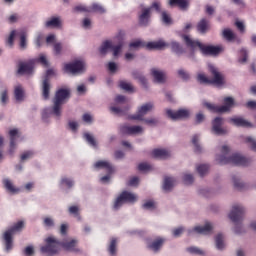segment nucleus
Returning a JSON list of instances; mask_svg holds the SVG:
<instances>
[{"label": "nucleus", "instance_id": "f257e3e1", "mask_svg": "<svg viewBox=\"0 0 256 256\" xmlns=\"http://www.w3.org/2000/svg\"><path fill=\"white\" fill-rule=\"evenodd\" d=\"M46 245L40 248L41 253H47L48 255H57L61 251V247L64 251H71L72 253H79L77 248V240L73 239L70 241L61 242L55 237L49 236L45 239Z\"/></svg>", "mask_w": 256, "mask_h": 256}, {"label": "nucleus", "instance_id": "f03ea898", "mask_svg": "<svg viewBox=\"0 0 256 256\" xmlns=\"http://www.w3.org/2000/svg\"><path fill=\"white\" fill-rule=\"evenodd\" d=\"M230 151L231 150L227 145L222 146V155L216 157V161L219 165H237L238 167H247L248 165H251V159L246 158L241 154L235 153L229 157L228 155Z\"/></svg>", "mask_w": 256, "mask_h": 256}, {"label": "nucleus", "instance_id": "7ed1b4c3", "mask_svg": "<svg viewBox=\"0 0 256 256\" xmlns=\"http://www.w3.org/2000/svg\"><path fill=\"white\" fill-rule=\"evenodd\" d=\"M182 39H184L186 47H189L192 51H195V49L198 47L203 55L217 56L219 53H221V51H223V47L221 46L204 45L197 40L191 39L187 35H182Z\"/></svg>", "mask_w": 256, "mask_h": 256}, {"label": "nucleus", "instance_id": "20e7f679", "mask_svg": "<svg viewBox=\"0 0 256 256\" xmlns=\"http://www.w3.org/2000/svg\"><path fill=\"white\" fill-rule=\"evenodd\" d=\"M71 97L69 89L60 88L56 91L53 99L52 113L55 117H61V106Z\"/></svg>", "mask_w": 256, "mask_h": 256}, {"label": "nucleus", "instance_id": "39448f33", "mask_svg": "<svg viewBox=\"0 0 256 256\" xmlns=\"http://www.w3.org/2000/svg\"><path fill=\"white\" fill-rule=\"evenodd\" d=\"M24 228H25V222L18 221L10 229L4 232L3 239H4L6 253H9V251L13 249V235H15V233H21Z\"/></svg>", "mask_w": 256, "mask_h": 256}, {"label": "nucleus", "instance_id": "423d86ee", "mask_svg": "<svg viewBox=\"0 0 256 256\" xmlns=\"http://www.w3.org/2000/svg\"><path fill=\"white\" fill-rule=\"evenodd\" d=\"M209 71L212 75V79L207 78L205 74H198V81L204 85H223L225 83L223 74L215 66H209Z\"/></svg>", "mask_w": 256, "mask_h": 256}, {"label": "nucleus", "instance_id": "0eeeda50", "mask_svg": "<svg viewBox=\"0 0 256 256\" xmlns=\"http://www.w3.org/2000/svg\"><path fill=\"white\" fill-rule=\"evenodd\" d=\"M233 105H235V100L232 97L224 98L223 106H215L212 103L204 102V107L212 113H227L231 111V107H233Z\"/></svg>", "mask_w": 256, "mask_h": 256}, {"label": "nucleus", "instance_id": "6e6552de", "mask_svg": "<svg viewBox=\"0 0 256 256\" xmlns=\"http://www.w3.org/2000/svg\"><path fill=\"white\" fill-rule=\"evenodd\" d=\"M137 201V196L129 191H123L115 200L113 209L115 211L119 210L123 203H135Z\"/></svg>", "mask_w": 256, "mask_h": 256}, {"label": "nucleus", "instance_id": "1a4fd4ad", "mask_svg": "<svg viewBox=\"0 0 256 256\" xmlns=\"http://www.w3.org/2000/svg\"><path fill=\"white\" fill-rule=\"evenodd\" d=\"M65 73H71V75H77V73H83L85 71V62L76 60L72 63L64 65Z\"/></svg>", "mask_w": 256, "mask_h": 256}, {"label": "nucleus", "instance_id": "9d476101", "mask_svg": "<svg viewBox=\"0 0 256 256\" xmlns=\"http://www.w3.org/2000/svg\"><path fill=\"white\" fill-rule=\"evenodd\" d=\"M94 167L96 169H106V173H108V175L103 176L100 179L102 181V183H107V181H109V179H111V175H113V173L115 171V169L113 168L111 163H109L107 161H103V160H100V161L96 162L94 164Z\"/></svg>", "mask_w": 256, "mask_h": 256}, {"label": "nucleus", "instance_id": "9b49d317", "mask_svg": "<svg viewBox=\"0 0 256 256\" xmlns=\"http://www.w3.org/2000/svg\"><path fill=\"white\" fill-rule=\"evenodd\" d=\"M243 215H245V208L239 204H236L232 207V210L229 213V219L233 223H239V221H243Z\"/></svg>", "mask_w": 256, "mask_h": 256}, {"label": "nucleus", "instance_id": "f8f14e48", "mask_svg": "<svg viewBox=\"0 0 256 256\" xmlns=\"http://www.w3.org/2000/svg\"><path fill=\"white\" fill-rule=\"evenodd\" d=\"M166 115L172 121H180L181 119H189L190 112L187 109H180L178 111L167 110Z\"/></svg>", "mask_w": 256, "mask_h": 256}, {"label": "nucleus", "instance_id": "ddd939ff", "mask_svg": "<svg viewBox=\"0 0 256 256\" xmlns=\"http://www.w3.org/2000/svg\"><path fill=\"white\" fill-rule=\"evenodd\" d=\"M35 65V60L31 59L28 62H19L18 64V75H31L33 73V67Z\"/></svg>", "mask_w": 256, "mask_h": 256}, {"label": "nucleus", "instance_id": "4468645a", "mask_svg": "<svg viewBox=\"0 0 256 256\" xmlns=\"http://www.w3.org/2000/svg\"><path fill=\"white\" fill-rule=\"evenodd\" d=\"M151 109H153V104L146 103L138 109V113L136 115L130 116V119L135 121H143V117H145V115H147L148 111H151Z\"/></svg>", "mask_w": 256, "mask_h": 256}, {"label": "nucleus", "instance_id": "2eb2a0df", "mask_svg": "<svg viewBox=\"0 0 256 256\" xmlns=\"http://www.w3.org/2000/svg\"><path fill=\"white\" fill-rule=\"evenodd\" d=\"M222 126H223L222 117H216L212 121V131L215 133V135H227V130H225Z\"/></svg>", "mask_w": 256, "mask_h": 256}, {"label": "nucleus", "instance_id": "dca6fc26", "mask_svg": "<svg viewBox=\"0 0 256 256\" xmlns=\"http://www.w3.org/2000/svg\"><path fill=\"white\" fill-rule=\"evenodd\" d=\"M120 133L122 135H137V133H143V128L141 126H129L124 124L120 126Z\"/></svg>", "mask_w": 256, "mask_h": 256}, {"label": "nucleus", "instance_id": "f3484780", "mask_svg": "<svg viewBox=\"0 0 256 256\" xmlns=\"http://www.w3.org/2000/svg\"><path fill=\"white\" fill-rule=\"evenodd\" d=\"M149 19H151V8H143L142 13L139 15V23L142 27L149 25Z\"/></svg>", "mask_w": 256, "mask_h": 256}, {"label": "nucleus", "instance_id": "a211bd4d", "mask_svg": "<svg viewBox=\"0 0 256 256\" xmlns=\"http://www.w3.org/2000/svg\"><path fill=\"white\" fill-rule=\"evenodd\" d=\"M193 231H195V233H199L200 235H208L210 231H213V226L209 222H207L204 226H196L193 230L189 231V235H191Z\"/></svg>", "mask_w": 256, "mask_h": 256}, {"label": "nucleus", "instance_id": "6ab92c4d", "mask_svg": "<svg viewBox=\"0 0 256 256\" xmlns=\"http://www.w3.org/2000/svg\"><path fill=\"white\" fill-rule=\"evenodd\" d=\"M51 93V81H49V78L44 77L42 81V97L45 101L49 99Z\"/></svg>", "mask_w": 256, "mask_h": 256}, {"label": "nucleus", "instance_id": "aec40b11", "mask_svg": "<svg viewBox=\"0 0 256 256\" xmlns=\"http://www.w3.org/2000/svg\"><path fill=\"white\" fill-rule=\"evenodd\" d=\"M230 123L235 127H251V123L245 120L243 117L234 116L230 118Z\"/></svg>", "mask_w": 256, "mask_h": 256}, {"label": "nucleus", "instance_id": "412c9836", "mask_svg": "<svg viewBox=\"0 0 256 256\" xmlns=\"http://www.w3.org/2000/svg\"><path fill=\"white\" fill-rule=\"evenodd\" d=\"M170 7H179L182 11L189 9V0H169Z\"/></svg>", "mask_w": 256, "mask_h": 256}, {"label": "nucleus", "instance_id": "4be33fe9", "mask_svg": "<svg viewBox=\"0 0 256 256\" xmlns=\"http://www.w3.org/2000/svg\"><path fill=\"white\" fill-rule=\"evenodd\" d=\"M211 27V22H209V20H207L206 18H202L196 26V29L198 31V33H202V35H204V33L207 32L208 29H210Z\"/></svg>", "mask_w": 256, "mask_h": 256}, {"label": "nucleus", "instance_id": "5701e85b", "mask_svg": "<svg viewBox=\"0 0 256 256\" xmlns=\"http://www.w3.org/2000/svg\"><path fill=\"white\" fill-rule=\"evenodd\" d=\"M152 156L155 157V159H169L171 152L167 149H154Z\"/></svg>", "mask_w": 256, "mask_h": 256}, {"label": "nucleus", "instance_id": "b1692460", "mask_svg": "<svg viewBox=\"0 0 256 256\" xmlns=\"http://www.w3.org/2000/svg\"><path fill=\"white\" fill-rule=\"evenodd\" d=\"M151 75L154 78L155 83H165V72L152 68Z\"/></svg>", "mask_w": 256, "mask_h": 256}, {"label": "nucleus", "instance_id": "393cba45", "mask_svg": "<svg viewBox=\"0 0 256 256\" xmlns=\"http://www.w3.org/2000/svg\"><path fill=\"white\" fill-rule=\"evenodd\" d=\"M168 46L169 44L165 43L164 41L148 42L146 44V49H148L149 51H152L153 49L161 51V49Z\"/></svg>", "mask_w": 256, "mask_h": 256}, {"label": "nucleus", "instance_id": "a878e982", "mask_svg": "<svg viewBox=\"0 0 256 256\" xmlns=\"http://www.w3.org/2000/svg\"><path fill=\"white\" fill-rule=\"evenodd\" d=\"M10 135V150L9 153L10 155H13L15 153V137L19 135V130L18 129H12L9 131Z\"/></svg>", "mask_w": 256, "mask_h": 256}, {"label": "nucleus", "instance_id": "bb28decb", "mask_svg": "<svg viewBox=\"0 0 256 256\" xmlns=\"http://www.w3.org/2000/svg\"><path fill=\"white\" fill-rule=\"evenodd\" d=\"M163 243H165V239L158 238L154 240L152 243L148 244V249L151 251H154V253H157L161 247H163Z\"/></svg>", "mask_w": 256, "mask_h": 256}, {"label": "nucleus", "instance_id": "cd10ccee", "mask_svg": "<svg viewBox=\"0 0 256 256\" xmlns=\"http://www.w3.org/2000/svg\"><path fill=\"white\" fill-rule=\"evenodd\" d=\"M45 27L47 29H58L61 27V20L57 17H53L50 20L46 21Z\"/></svg>", "mask_w": 256, "mask_h": 256}, {"label": "nucleus", "instance_id": "c85d7f7f", "mask_svg": "<svg viewBox=\"0 0 256 256\" xmlns=\"http://www.w3.org/2000/svg\"><path fill=\"white\" fill-rule=\"evenodd\" d=\"M3 185L6 189V191H8V193H12L13 195H15V193L19 192V188H16L13 185V182H11V180H9L7 178L3 180Z\"/></svg>", "mask_w": 256, "mask_h": 256}, {"label": "nucleus", "instance_id": "c756f323", "mask_svg": "<svg viewBox=\"0 0 256 256\" xmlns=\"http://www.w3.org/2000/svg\"><path fill=\"white\" fill-rule=\"evenodd\" d=\"M14 97L16 101L21 102L25 99V90H23V87L21 85H18L14 89Z\"/></svg>", "mask_w": 256, "mask_h": 256}, {"label": "nucleus", "instance_id": "7c9ffc66", "mask_svg": "<svg viewBox=\"0 0 256 256\" xmlns=\"http://www.w3.org/2000/svg\"><path fill=\"white\" fill-rule=\"evenodd\" d=\"M17 35L20 37L19 47L21 51H25V49H27V32L22 30L18 32Z\"/></svg>", "mask_w": 256, "mask_h": 256}, {"label": "nucleus", "instance_id": "2f4dec72", "mask_svg": "<svg viewBox=\"0 0 256 256\" xmlns=\"http://www.w3.org/2000/svg\"><path fill=\"white\" fill-rule=\"evenodd\" d=\"M175 185V178L173 177H165L163 183V190L164 191H171Z\"/></svg>", "mask_w": 256, "mask_h": 256}, {"label": "nucleus", "instance_id": "473e14b6", "mask_svg": "<svg viewBox=\"0 0 256 256\" xmlns=\"http://www.w3.org/2000/svg\"><path fill=\"white\" fill-rule=\"evenodd\" d=\"M132 77L134 79H137L141 83V85H143L144 87H147V78H145V76H143L141 72L137 70L133 71Z\"/></svg>", "mask_w": 256, "mask_h": 256}, {"label": "nucleus", "instance_id": "72a5a7b5", "mask_svg": "<svg viewBox=\"0 0 256 256\" xmlns=\"http://www.w3.org/2000/svg\"><path fill=\"white\" fill-rule=\"evenodd\" d=\"M171 50L173 53H176V55H183V53H185V49H183V46H181L179 42H171Z\"/></svg>", "mask_w": 256, "mask_h": 256}, {"label": "nucleus", "instance_id": "f704fd0d", "mask_svg": "<svg viewBox=\"0 0 256 256\" xmlns=\"http://www.w3.org/2000/svg\"><path fill=\"white\" fill-rule=\"evenodd\" d=\"M113 48V44L111 43V41L106 40L105 42L102 43L99 51L101 55H106L107 51H109V49Z\"/></svg>", "mask_w": 256, "mask_h": 256}, {"label": "nucleus", "instance_id": "c9c22d12", "mask_svg": "<svg viewBox=\"0 0 256 256\" xmlns=\"http://www.w3.org/2000/svg\"><path fill=\"white\" fill-rule=\"evenodd\" d=\"M100 13V15H103V13H105V9L102 5L98 4V3H93L91 8L89 9V13Z\"/></svg>", "mask_w": 256, "mask_h": 256}, {"label": "nucleus", "instance_id": "e433bc0d", "mask_svg": "<svg viewBox=\"0 0 256 256\" xmlns=\"http://www.w3.org/2000/svg\"><path fill=\"white\" fill-rule=\"evenodd\" d=\"M222 35L226 41H233V39H235V33L229 28L224 29Z\"/></svg>", "mask_w": 256, "mask_h": 256}, {"label": "nucleus", "instance_id": "4c0bfd02", "mask_svg": "<svg viewBox=\"0 0 256 256\" xmlns=\"http://www.w3.org/2000/svg\"><path fill=\"white\" fill-rule=\"evenodd\" d=\"M108 251L110 255H116L117 254V239L112 238L110 241V245L108 247Z\"/></svg>", "mask_w": 256, "mask_h": 256}, {"label": "nucleus", "instance_id": "58836bf2", "mask_svg": "<svg viewBox=\"0 0 256 256\" xmlns=\"http://www.w3.org/2000/svg\"><path fill=\"white\" fill-rule=\"evenodd\" d=\"M197 171L200 177H204V175H207V172L209 171V165L201 164L197 167Z\"/></svg>", "mask_w": 256, "mask_h": 256}, {"label": "nucleus", "instance_id": "ea45409f", "mask_svg": "<svg viewBox=\"0 0 256 256\" xmlns=\"http://www.w3.org/2000/svg\"><path fill=\"white\" fill-rule=\"evenodd\" d=\"M70 215L77 217L78 221H81V215L79 214V206H70L68 209Z\"/></svg>", "mask_w": 256, "mask_h": 256}, {"label": "nucleus", "instance_id": "a19ab883", "mask_svg": "<svg viewBox=\"0 0 256 256\" xmlns=\"http://www.w3.org/2000/svg\"><path fill=\"white\" fill-rule=\"evenodd\" d=\"M217 249H225V243L223 242V234H218L215 238Z\"/></svg>", "mask_w": 256, "mask_h": 256}, {"label": "nucleus", "instance_id": "79ce46f5", "mask_svg": "<svg viewBox=\"0 0 256 256\" xmlns=\"http://www.w3.org/2000/svg\"><path fill=\"white\" fill-rule=\"evenodd\" d=\"M84 139H86L87 143L89 145H91L92 147H97V141L95 140L93 135H91L89 133H85L84 134Z\"/></svg>", "mask_w": 256, "mask_h": 256}, {"label": "nucleus", "instance_id": "37998d69", "mask_svg": "<svg viewBox=\"0 0 256 256\" xmlns=\"http://www.w3.org/2000/svg\"><path fill=\"white\" fill-rule=\"evenodd\" d=\"M232 181L235 189H238L239 191H243V189H245V183L239 181L236 176L232 177Z\"/></svg>", "mask_w": 256, "mask_h": 256}, {"label": "nucleus", "instance_id": "c03bdc74", "mask_svg": "<svg viewBox=\"0 0 256 256\" xmlns=\"http://www.w3.org/2000/svg\"><path fill=\"white\" fill-rule=\"evenodd\" d=\"M119 86H120V89H123L124 91H127L128 93H133V85H131V83L121 81Z\"/></svg>", "mask_w": 256, "mask_h": 256}, {"label": "nucleus", "instance_id": "a18cd8bd", "mask_svg": "<svg viewBox=\"0 0 256 256\" xmlns=\"http://www.w3.org/2000/svg\"><path fill=\"white\" fill-rule=\"evenodd\" d=\"M195 153H201V146L199 145V135H194L192 138Z\"/></svg>", "mask_w": 256, "mask_h": 256}, {"label": "nucleus", "instance_id": "49530a36", "mask_svg": "<svg viewBox=\"0 0 256 256\" xmlns=\"http://www.w3.org/2000/svg\"><path fill=\"white\" fill-rule=\"evenodd\" d=\"M44 41H45V36H43V34H38V35L36 36V39H35V45H36V47H38V49H39L40 47H43Z\"/></svg>", "mask_w": 256, "mask_h": 256}, {"label": "nucleus", "instance_id": "de8ad7c7", "mask_svg": "<svg viewBox=\"0 0 256 256\" xmlns=\"http://www.w3.org/2000/svg\"><path fill=\"white\" fill-rule=\"evenodd\" d=\"M188 253H192L193 255H204L203 250L197 247H189L187 248Z\"/></svg>", "mask_w": 256, "mask_h": 256}, {"label": "nucleus", "instance_id": "09e8293b", "mask_svg": "<svg viewBox=\"0 0 256 256\" xmlns=\"http://www.w3.org/2000/svg\"><path fill=\"white\" fill-rule=\"evenodd\" d=\"M122 47H123V43L122 42H120L116 46L112 45V48H110V49H112L114 57H117V55H119V53H121Z\"/></svg>", "mask_w": 256, "mask_h": 256}, {"label": "nucleus", "instance_id": "8fccbe9b", "mask_svg": "<svg viewBox=\"0 0 256 256\" xmlns=\"http://www.w3.org/2000/svg\"><path fill=\"white\" fill-rule=\"evenodd\" d=\"M240 53H241V58L239 59V63H247L249 53L245 49H241Z\"/></svg>", "mask_w": 256, "mask_h": 256}, {"label": "nucleus", "instance_id": "3c124183", "mask_svg": "<svg viewBox=\"0 0 256 256\" xmlns=\"http://www.w3.org/2000/svg\"><path fill=\"white\" fill-rule=\"evenodd\" d=\"M0 101L2 105H7V101H9V96L7 94V90H4L0 94Z\"/></svg>", "mask_w": 256, "mask_h": 256}, {"label": "nucleus", "instance_id": "603ef678", "mask_svg": "<svg viewBox=\"0 0 256 256\" xmlns=\"http://www.w3.org/2000/svg\"><path fill=\"white\" fill-rule=\"evenodd\" d=\"M74 13H89V9L83 5L75 6L73 9Z\"/></svg>", "mask_w": 256, "mask_h": 256}, {"label": "nucleus", "instance_id": "864d4df0", "mask_svg": "<svg viewBox=\"0 0 256 256\" xmlns=\"http://www.w3.org/2000/svg\"><path fill=\"white\" fill-rule=\"evenodd\" d=\"M33 155H35L33 151H26L20 156V159L21 161H27V159H31Z\"/></svg>", "mask_w": 256, "mask_h": 256}, {"label": "nucleus", "instance_id": "5fc2aeb1", "mask_svg": "<svg viewBox=\"0 0 256 256\" xmlns=\"http://www.w3.org/2000/svg\"><path fill=\"white\" fill-rule=\"evenodd\" d=\"M162 21L167 26L171 25V16H169L166 11L162 12Z\"/></svg>", "mask_w": 256, "mask_h": 256}, {"label": "nucleus", "instance_id": "6e6d98bb", "mask_svg": "<svg viewBox=\"0 0 256 256\" xmlns=\"http://www.w3.org/2000/svg\"><path fill=\"white\" fill-rule=\"evenodd\" d=\"M178 75L181 77V79H183V81H189L190 79L189 73L183 69L178 70Z\"/></svg>", "mask_w": 256, "mask_h": 256}, {"label": "nucleus", "instance_id": "4d7b16f0", "mask_svg": "<svg viewBox=\"0 0 256 256\" xmlns=\"http://www.w3.org/2000/svg\"><path fill=\"white\" fill-rule=\"evenodd\" d=\"M53 49L55 55H61V51H63V45L61 44V42H57L54 44Z\"/></svg>", "mask_w": 256, "mask_h": 256}, {"label": "nucleus", "instance_id": "13d9d810", "mask_svg": "<svg viewBox=\"0 0 256 256\" xmlns=\"http://www.w3.org/2000/svg\"><path fill=\"white\" fill-rule=\"evenodd\" d=\"M61 185H66V187H68V189H71V187H73V185H74V182H73V180H71L69 178H62Z\"/></svg>", "mask_w": 256, "mask_h": 256}, {"label": "nucleus", "instance_id": "bf43d9fd", "mask_svg": "<svg viewBox=\"0 0 256 256\" xmlns=\"http://www.w3.org/2000/svg\"><path fill=\"white\" fill-rule=\"evenodd\" d=\"M110 111L114 113V115H125V111L119 107L111 106Z\"/></svg>", "mask_w": 256, "mask_h": 256}, {"label": "nucleus", "instance_id": "052dcab7", "mask_svg": "<svg viewBox=\"0 0 256 256\" xmlns=\"http://www.w3.org/2000/svg\"><path fill=\"white\" fill-rule=\"evenodd\" d=\"M15 35H17V31L12 30L7 40V43L8 45H10V47H13V43L15 41Z\"/></svg>", "mask_w": 256, "mask_h": 256}, {"label": "nucleus", "instance_id": "680f3d73", "mask_svg": "<svg viewBox=\"0 0 256 256\" xmlns=\"http://www.w3.org/2000/svg\"><path fill=\"white\" fill-rule=\"evenodd\" d=\"M139 185V177L134 176L128 181L129 187H137Z\"/></svg>", "mask_w": 256, "mask_h": 256}, {"label": "nucleus", "instance_id": "e2e57ef3", "mask_svg": "<svg viewBox=\"0 0 256 256\" xmlns=\"http://www.w3.org/2000/svg\"><path fill=\"white\" fill-rule=\"evenodd\" d=\"M184 184L185 185H191L194 181L193 175L191 174H185L183 178Z\"/></svg>", "mask_w": 256, "mask_h": 256}, {"label": "nucleus", "instance_id": "0e129e2a", "mask_svg": "<svg viewBox=\"0 0 256 256\" xmlns=\"http://www.w3.org/2000/svg\"><path fill=\"white\" fill-rule=\"evenodd\" d=\"M44 225L45 227H55V221L50 217H46L44 218Z\"/></svg>", "mask_w": 256, "mask_h": 256}, {"label": "nucleus", "instance_id": "69168bd1", "mask_svg": "<svg viewBox=\"0 0 256 256\" xmlns=\"http://www.w3.org/2000/svg\"><path fill=\"white\" fill-rule=\"evenodd\" d=\"M246 143L250 144L252 151H256V140L255 139H253L252 137H247Z\"/></svg>", "mask_w": 256, "mask_h": 256}, {"label": "nucleus", "instance_id": "338daca9", "mask_svg": "<svg viewBox=\"0 0 256 256\" xmlns=\"http://www.w3.org/2000/svg\"><path fill=\"white\" fill-rule=\"evenodd\" d=\"M38 63H41V65H43L44 67H49V62L47 61V57H45V55H41L38 59H37Z\"/></svg>", "mask_w": 256, "mask_h": 256}, {"label": "nucleus", "instance_id": "774afa93", "mask_svg": "<svg viewBox=\"0 0 256 256\" xmlns=\"http://www.w3.org/2000/svg\"><path fill=\"white\" fill-rule=\"evenodd\" d=\"M149 169H151V165H149L147 163H140L138 165V170L139 171H149Z\"/></svg>", "mask_w": 256, "mask_h": 256}]
</instances>
